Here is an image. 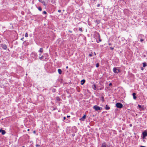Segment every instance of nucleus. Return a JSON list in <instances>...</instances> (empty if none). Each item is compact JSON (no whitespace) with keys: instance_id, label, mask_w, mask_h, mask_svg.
<instances>
[{"instance_id":"nucleus-1","label":"nucleus","mask_w":147,"mask_h":147,"mask_svg":"<svg viewBox=\"0 0 147 147\" xmlns=\"http://www.w3.org/2000/svg\"><path fill=\"white\" fill-rule=\"evenodd\" d=\"M31 57L34 59L35 60H36L37 59L38 57L37 53L35 52H32L30 55Z\"/></svg>"},{"instance_id":"nucleus-2","label":"nucleus","mask_w":147,"mask_h":147,"mask_svg":"<svg viewBox=\"0 0 147 147\" xmlns=\"http://www.w3.org/2000/svg\"><path fill=\"white\" fill-rule=\"evenodd\" d=\"M93 109L96 111H98V110H101L102 109V107H100L97 105H94L93 106Z\"/></svg>"},{"instance_id":"nucleus-3","label":"nucleus","mask_w":147,"mask_h":147,"mask_svg":"<svg viewBox=\"0 0 147 147\" xmlns=\"http://www.w3.org/2000/svg\"><path fill=\"white\" fill-rule=\"evenodd\" d=\"M38 1L39 2H40L43 5L46 7L47 4H46V2H47L48 0H39Z\"/></svg>"},{"instance_id":"nucleus-4","label":"nucleus","mask_w":147,"mask_h":147,"mask_svg":"<svg viewBox=\"0 0 147 147\" xmlns=\"http://www.w3.org/2000/svg\"><path fill=\"white\" fill-rule=\"evenodd\" d=\"M113 72L115 74H118L120 72V70L119 69H117L115 67H114L113 69Z\"/></svg>"},{"instance_id":"nucleus-5","label":"nucleus","mask_w":147,"mask_h":147,"mask_svg":"<svg viewBox=\"0 0 147 147\" xmlns=\"http://www.w3.org/2000/svg\"><path fill=\"white\" fill-rule=\"evenodd\" d=\"M116 106L118 108H121L123 107V105L120 103H117L116 104Z\"/></svg>"},{"instance_id":"nucleus-6","label":"nucleus","mask_w":147,"mask_h":147,"mask_svg":"<svg viewBox=\"0 0 147 147\" xmlns=\"http://www.w3.org/2000/svg\"><path fill=\"white\" fill-rule=\"evenodd\" d=\"M143 138L144 139L145 137L147 136V132L146 131H144L142 133Z\"/></svg>"},{"instance_id":"nucleus-7","label":"nucleus","mask_w":147,"mask_h":147,"mask_svg":"<svg viewBox=\"0 0 147 147\" xmlns=\"http://www.w3.org/2000/svg\"><path fill=\"white\" fill-rule=\"evenodd\" d=\"M86 115H84L82 117L79 119V120L80 121H84L86 119Z\"/></svg>"},{"instance_id":"nucleus-8","label":"nucleus","mask_w":147,"mask_h":147,"mask_svg":"<svg viewBox=\"0 0 147 147\" xmlns=\"http://www.w3.org/2000/svg\"><path fill=\"white\" fill-rule=\"evenodd\" d=\"M98 37L99 39L98 42V40H96V42L97 43H99L100 42H101L102 40L101 39H100V36L99 33L98 34Z\"/></svg>"},{"instance_id":"nucleus-9","label":"nucleus","mask_w":147,"mask_h":147,"mask_svg":"<svg viewBox=\"0 0 147 147\" xmlns=\"http://www.w3.org/2000/svg\"><path fill=\"white\" fill-rule=\"evenodd\" d=\"M101 147H109L105 143H103Z\"/></svg>"},{"instance_id":"nucleus-10","label":"nucleus","mask_w":147,"mask_h":147,"mask_svg":"<svg viewBox=\"0 0 147 147\" xmlns=\"http://www.w3.org/2000/svg\"><path fill=\"white\" fill-rule=\"evenodd\" d=\"M0 132L1 133V134L2 135H4L6 133V132H5V131L4 130H2V129H0Z\"/></svg>"},{"instance_id":"nucleus-11","label":"nucleus","mask_w":147,"mask_h":147,"mask_svg":"<svg viewBox=\"0 0 147 147\" xmlns=\"http://www.w3.org/2000/svg\"><path fill=\"white\" fill-rule=\"evenodd\" d=\"M2 48L3 49L6 50L7 48V47L6 45L5 44L2 46Z\"/></svg>"},{"instance_id":"nucleus-12","label":"nucleus","mask_w":147,"mask_h":147,"mask_svg":"<svg viewBox=\"0 0 147 147\" xmlns=\"http://www.w3.org/2000/svg\"><path fill=\"white\" fill-rule=\"evenodd\" d=\"M85 82V80L84 79L82 80L81 81V85H83Z\"/></svg>"},{"instance_id":"nucleus-13","label":"nucleus","mask_w":147,"mask_h":147,"mask_svg":"<svg viewBox=\"0 0 147 147\" xmlns=\"http://www.w3.org/2000/svg\"><path fill=\"white\" fill-rule=\"evenodd\" d=\"M136 94L135 93H133L132 94V95L133 97V98L134 99H136L137 97L136 96Z\"/></svg>"},{"instance_id":"nucleus-14","label":"nucleus","mask_w":147,"mask_h":147,"mask_svg":"<svg viewBox=\"0 0 147 147\" xmlns=\"http://www.w3.org/2000/svg\"><path fill=\"white\" fill-rule=\"evenodd\" d=\"M43 49L42 48H40L38 52L39 53H42L43 52Z\"/></svg>"},{"instance_id":"nucleus-15","label":"nucleus","mask_w":147,"mask_h":147,"mask_svg":"<svg viewBox=\"0 0 147 147\" xmlns=\"http://www.w3.org/2000/svg\"><path fill=\"white\" fill-rule=\"evenodd\" d=\"M58 73L59 74H61L62 71L61 70V69H58Z\"/></svg>"},{"instance_id":"nucleus-16","label":"nucleus","mask_w":147,"mask_h":147,"mask_svg":"<svg viewBox=\"0 0 147 147\" xmlns=\"http://www.w3.org/2000/svg\"><path fill=\"white\" fill-rule=\"evenodd\" d=\"M56 99L57 101H60L61 100L59 96H57L56 97Z\"/></svg>"},{"instance_id":"nucleus-17","label":"nucleus","mask_w":147,"mask_h":147,"mask_svg":"<svg viewBox=\"0 0 147 147\" xmlns=\"http://www.w3.org/2000/svg\"><path fill=\"white\" fill-rule=\"evenodd\" d=\"M105 109L106 110H109L110 109V107L108 106L107 105H106Z\"/></svg>"},{"instance_id":"nucleus-18","label":"nucleus","mask_w":147,"mask_h":147,"mask_svg":"<svg viewBox=\"0 0 147 147\" xmlns=\"http://www.w3.org/2000/svg\"><path fill=\"white\" fill-rule=\"evenodd\" d=\"M143 67H145L146 66V62H144L143 63Z\"/></svg>"},{"instance_id":"nucleus-19","label":"nucleus","mask_w":147,"mask_h":147,"mask_svg":"<svg viewBox=\"0 0 147 147\" xmlns=\"http://www.w3.org/2000/svg\"><path fill=\"white\" fill-rule=\"evenodd\" d=\"M92 88L93 89H94V90H96V85L95 84L93 85V87Z\"/></svg>"},{"instance_id":"nucleus-20","label":"nucleus","mask_w":147,"mask_h":147,"mask_svg":"<svg viewBox=\"0 0 147 147\" xmlns=\"http://www.w3.org/2000/svg\"><path fill=\"white\" fill-rule=\"evenodd\" d=\"M38 10L40 11H41L42 10V9L41 8V7H38Z\"/></svg>"},{"instance_id":"nucleus-21","label":"nucleus","mask_w":147,"mask_h":147,"mask_svg":"<svg viewBox=\"0 0 147 147\" xmlns=\"http://www.w3.org/2000/svg\"><path fill=\"white\" fill-rule=\"evenodd\" d=\"M43 57H44V56L42 55L41 57H39V58L41 60L42 59H43Z\"/></svg>"},{"instance_id":"nucleus-22","label":"nucleus","mask_w":147,"mask_h":147,"mask_svg":"<svg viewBox=\"0 0 147 147\" xmlns=\"http://www.w3.org/2000/svg\"><path fill=\"white\" fill-rule=\"evenodd\" d=\"M56 90L55 89V88H53V89H52V91L53 92H56Z\"/></svg>"},{"instance_id":"nucleus-23","label":"nucleus","mask_w":147,"mask_h":147,"mask_svg":"<svg viewBox=\"0 0 147 147\" xmlns=\"http://www.w3.org/2000/svg\"><path fill=\"white\" fill-rule=\"evenodd\" d=\"M99 63H97L96 64V67H98L99 66Z\"/></svg>"},{"instance_id":"nucleus-24","label":"nucleus","mask_w":147,"mask_h":147,"mask_svg":"<svg viewBox=\"0 0 147 147\" xmlns=\"http://www.w3.org/2000/svg\"><path fill=\"white\" fill-rule=\"evenodd\" d=\"M101 100L102 102H103L104 101V97L103 96H102L101 97Z\"/></svg>"},{"instance_id":"nucleus-25","label":"nucleus","mask_w":147,"mask_h":147,"mask_svg":"<svg viewBox=\"0 0 147 147\" xmlns=\"http://www.w3.org/2000/svg\"><path fill=\"white\" fill-rule=\"evenodd\" d=\"M28 36V34L27 33H26L25 35V37H27Z\"/></svg>"},{"instance_id":"nucleus-26","label":"nucleus","mask_w":147,"mask_h":147,"mask_svg":"<svg viewBox=\"0 0 147 147\" xmlns=\"http://www.w3.org/2000/svg\"><path fill=\"white\" fill-rule=\"evenodd\" d=\"M79 30L81 32L83 31L82 28H79Z\"/></svg>"},{"instance_id":"nucleus-27","label":"nucleus","mask_w":147,"mask_h":147,"mask_svg":"<svg viewBox=\"0 0 147 147\" xmlns=\"http://www.w3.org/2000/svg\"><path fill=\"white\" fill-rule=\"evenodd\" d=\"M42 13L46 14H47V13L45 11H44Z\"/></svg>"},{"instance_id":"nucleus-28","label":"nucleus","mask_w":147,"mask_h":147,"mask_svg":"<svg viewBox=\"0 0 147 147\" xmlns=\"http://www.w3.org/2000/svg\"><path fill=\"white\" fill-rule=\"evenodd\" d=\"M36 147H40V145L38 144H36Z\"/></svg>"},{"instance_id":"nucleus-29","label":"nucleus","mask_w":147,"mask_h":147,"mask_svg":"<svg viewBox=\"0 0 147 147\" xmlns=\"http://www.w3.org/2000/svg\"><path fill=\"white\" fill-rule=\"evenodd\" d=\"M138 107L140 108H141L142 107V106L140 105H138Z\"/></svg>"},{"instance_id":"nucleus-30","label":"nucleus","mask_w":147,"mask_h":147,"mask_svg":"<svg viewBox=\"0 0 147 147\" xmlns=\"http://www.w3.org/2000/svg\"><path fill=\"white\" fill-rule=\"evenodd\" d=\"M144 40L143 39H141L140 40V41L142 42L144 41Z\"/></svg>"},{"instance_id":"nucleus-31","label":"nucleus","mask_w":147,"mask_h":147,"mask_svg":"<svg viewBox=\"0 0 147 147\" xmlns=\"http://www.w3.org/2000/svg\"><path fill=\"white\" fill-rule=\"evenodd\" d=\"M110 49H111V50H113V49H114V48L112 47H110Z\"/></svg>"},{"instance_id":"nucleus-32","label":"nucleus","mask_w":147,"mask_h":147,"mask_svg":"<svg viewBox=\"0 0 147 147\" xmlns=\"http://www.w3.org/2000/svg\"><path fill=\"white\" fill-rule=\"evenodd\" d=\"M88 55L89 57H91L92 56V55L90 54H89Z\"/></svg>"},{"instance_id":"nucleus-33","label":"nucleus","mask_w":147,"mask_h":147,"mask_svg":"<svg viewBox=\"0 0 147 147\" xmlns=\"http://www.w3.org/2000/svg\"><path fill=\"white\" fill-rule=\"evenodd\" d=\"M66 119V117H64L63 118V121L64 120H65V119Z\"/></svg>"},{"instance_id":"nucleus-34","label":"nucleus","mask_w":147,"mask_h":147,"mask_svg":"<svg viewBox=\"0 0 147 147\" xmlns=\"http://www.w3.org/2000/svg\"><path fill=\"white\" fill-rule=\"evenodd\" d=\"M112 85V84L111 83H110L109 84V86H111Z\"/></svg>"},{"instance_id":"nucleus-35","label":"nucleus","mask_w":147,"mask_h":147,"mask_svg":"<svg viewBox=\"0 0 147 147\" xmlns=\"http://www.w3.org/2000/svg\"><path fill=\"white\" fill-rule=\"evenodd\" d=\"M69 32L70 33H72V31H71L70 30H69Z\"/></svg>"},{"instance_id":"nucleus-36","label":"nucleus","mask_w":147,"mask_h":147,"mask_svg":"<svg viewBox=\"0 0 147 147\" xmlns=\"http://www.w3.org/2000/svg\"><path fill=\"white\" fill-rule=\"evenodd\" d=\"M61 10H58V12H61Z\"/></svg>"},{"instance_id":"nucleus-37","label":"nucleus","mask_w":147,"mask_h":147,"mask_svg":"<svg viewBox=\"0 0 147 147\" xmlns=\"http://www.w3.org/2000/svg\"><path fill=\"white\" fill-rule=\"evenodd\" d=\"M100 5L99 4H98L97 5V6L98 7H99L100 6Z\"/></svg>"},{"instance_id":"nucleus-38","label":"nucleus","mask_w":147,"mask_h":147,"mask_svg":"<svg viewBox=\"0 0 147 147\" xmlns=\"http://www.w3.org/2000/svg\"><path fill=\"white\" fill-rule=\"evenodd\" d=\"M51 1L52 2V3H54L55 2L54 1V2H53V1L52 0H51Z\"/></svg>"},{"instance_id":"nucleus-39","label":"nucleus","mask_w":147,"mask_h":147,"mask_svg":"<svg viewBox=\"0 0 147 147\" xmlns=\"http://www.w3.org/2000/svg\"><path fill=\"white\" fill-rule=\"evenodd\" d=\"M24 38L23 37V38H21V40H23V39Z\"/></svg>"},{"instance_id":"nucleus-40","label":"nucleus","mask_w":147,"mask_h":147,"mask_svg":"<svg viewBox=\"0 0 147 147\" xmlns=\"http://www.w3.org/2000/svg\"><path fill=\"white\" fill-rule=\"evenodd\" d=\"M129 126L130 127H131L132 126V125L131 124H130Z\"/></svg>"},{"instance_id":"nucleus-41","label":"nucleus","mask_w":147,"mask_h":147,"mask_svg":"<svg viewBox=\"0 0 147 147\" xmlns=\"http://www.w3.org/2000/svg\"><path fill=\"white\" fill-rule=\"evenodd\" d=\"M70 117V116H68V115H67V118L69 117Z\"/></svg>"},{"instance_id":"nucleus-42","label":"nucleus","mask_w":147,"mask_h":147,"mask_svg":"<svg viewBox=\"0 0 147 147\" xmlns=\"http://www.w3.org/2000/svg\"><path fill=\"white\" fill-rule=\"evenodd\" d=\"M68 66H67L66 67V69H68Z\"/></svg>"},{"instance_id":"nucleus-43","label":"nucleus","mask_w":147,"mask_h":147,"mask_svg":"<svg viewBox=\"0 0 147 147\" xmlns=\"http://www.w3.org/2000/svg\"><path fill=\"white\" fill-rule=\"evenodd\" d=\"M141 147H145L144 146H141Z\"/></svg>"},{"instance_id":"nucleus-44","label":"nucleus","mask_w":147,"mask_h":147,"mask_svg":"<svg viewBox=\"0 0 147 147\" xmlns=\"http://www.w3.org/2000/svg\"><path fill=\"white\" fill-rule=\"evenodd\" d=\"M29 130H29V129H28L27 130H28V131H29Z\"/></svg>"},{"instance_id":"nucleus-45","label":"nucleus","mask_w":147,"mask_h":147,"mask_svg":"<svg viewBox=\"0 0 147 147\" xmlns=\"http://www.w3.org/2000/svg\"><path fill=\"white\" fill-rule=\"evenodd\" d=\"M143 36V35H141H141H140V36Z\"/></svg>"},{"instance_id":"nucleus-46","label":"nucleus","mask_w":147,"mask_h":147,"mask_svg":"<svg viewBox=\"0 0 147 147\" xmlns=\"http://www.w3.org/2000/svg\"><path fill=\"white\" fill-rule=\"evenodd\" d=\"M39 55H41V54H39Z\"/></svg>"},{"instance_id":"nucleus-47","label":"nucleus","mask_w":147,"mask_h":147,"mask_svg":"<svg viewBox=\"0 0 147 147\" xmlns=\"http://www.w3.org/2000/svg\"><path fill=\"white\" fill-rule=\"evenodd\" d=\"M72 135L73 136H74V135L72 134Z\"/></svg>"},{"instance_id":"nucleus-48","label":"nucleus","mask_w":147,"mask_h":147,"mask_svg":"<svg viewBox=\"0 0 147 147\" xmlns=\"http://www.w3.org/2000/svg\"><path fill=\"white\" fill-rule=\"evenodd\" d=\"M35 131H34V133H35Z\"/></svg>"},{"instance_id":"nucleus-49","label":"nucleus","mask_w":147,"mask_h":147,"mask_svg":"<svg viewBox=\"0 0 147 147\" xmlns=\"http://www.w3.org/2000/svg\"><path fill=\"white\" fill-rule=\"evenodd\" d=\"M109 45H111V44H109Z\"/></svg>"},{"instance_id":"nucleus-50","label":"nucleus","mask_w":147,"mask_h":147,"mask_svg":"<svg viewBox=\"0 0 147 147\" xmlns=\"http://www.w3.org/2000/svg\"><path fill=\"white\" fill-rule=\"evenodd\" d=\"M94 54L96 55V53H94Z\"/></svg>"},{"instance_id":"nucleus-51","label":"nucleus","mask_w":147,"mask_h":147,"mask_svg":"<svg viewBox=\"0 0 147 147\" xmlns=\"http://www.w3.org/2000/svg\"><path fill=\"white\" fill-rule=\"evenodd\" d=\"M94 54L96 55V53H94Z\"/></svg>"},{"instance_id":"nucleus-52","label":"nucleus","mask_w":147,"mask_h":147,"mask_svg":"<svg viewBox=\"0 0 147 147\" xmlns=\"http://www.w3.org/2000/svg\"><path fill=\"white\" fill-rule=\"evenodd\" d=\"M144 57H146V56H145V55H144Z\"/></svg>"}]
</instances>
